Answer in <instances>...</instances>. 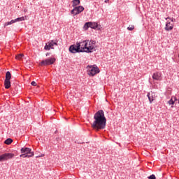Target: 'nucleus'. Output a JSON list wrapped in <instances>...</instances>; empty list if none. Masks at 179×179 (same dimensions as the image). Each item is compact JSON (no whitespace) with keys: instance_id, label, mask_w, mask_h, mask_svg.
<instances>
[{"instance_id":"14","label":"nucleus","mask_w":179,"mask_h":179,"mask_svg":"<svg viewBox=\"0 0 179 179\" xmlns=\"http://www.w3.org/2000/svg\"><path fill=\"white\" fill-rule=\"evenodd\" d=\"M174 27V25L171 23H170V22H167L166 23V26H165V30L166 31H170V30H173Z\"/></svg>"},{"instance_id":"2","label":"nucleus","mask_w":179,"mask_h":179,"mask_svg":"<svg viewBox=\"0 0 179 179\" xmlns=\"http://www.w3.org/2000/svg\"><path fill=\"white\" fill-rule=\"evenodd\" d=\"M100 73V69L97 66L94 65V66H90L88 65L87 66V73L89 75V76H94L97 75V73Z\"/></svg>"},{"instance_id":"4","label":"nucleus","mask_w":179,"mask_h":179,"mask_svg":"<svg viewBox=\"0 0 179 179\" xmlns=\"http://www.w3.org/2000/svg\"><path fill=\"white\" fill-rule=\"evenodd\" d=\"M76 44L80 52H86V50L89 44V41H83L82 42L77 43Z\"/></svg>"},{"instance_id":"11","label":"nucleus","mask_w":179,"mask_h":179,"mask_svg":"<svg viewBox=\"0 0 179 179\" xmlns=\"http://www.w3.org/2000/svg\"><path fill=\"white\" fill-rule=\"evenodd\" d=\"M69 51L72 54H76V52H81L79 48H78V45H71L69 48Z\"/></svg>"},{"instance_id":"26","label":"nucleus","mask_w":179,"mask_h":179,"mask_svg":"<svg viewBox=\"0 0 179 179\" xmlns=\"http://www.w3.org/2000/svg\"><path fill=\"white\" fill-rule=\"evenodd\" d=\"M31 85L32 86H37V83H36L35 81H32V82L31 83Z\"/></svg>"},{"instance_id":"16","label":"nucleus","mask_w":179,"mask_h":179,"mask_svg":"<svg viewBox=\"0 0 179 179\" xmlns=\"http://www.w3.org/2000/svg\"><path fill=\"white\" fill-rule=\"evenodd\" d=\"M4 86L5 89H9V87H10V80H5Z\"/></svg>"},{"instance_id":"5","label":"nucleus","mask_w":179,"mask_h":179,"mask_svg":"<svg viewBox=\"0 0 179 179\" xmlns=\"http://www.w3.org/2000/svg\"><path fill=\"white\" fill-rule=\"evenodd\" d=\"M55 45H58V41L51 40L45 44L44 49L50 51V49L54 50V47H55Z\"/></svg>"},{"instance_id":"6","label":"nucleus","mask_w":179,"mask_h":179,"mask_svg":"<svg viewBox=\"0 0 179 179\" xmlns=\"http://www.w3.org/2000/svg\"><path fill=\"white\" fill-rule=\"evenodd\" d=\"M55 61H57V59L55 57H50L49 59H46L45 60H43L40 65L47 66V65H52L55 63Z\"/></svg>"},{"instance_id":"23","label":"nucleus","mask_w":179,"mask_h":179,"mask_svg":"<svg viewBox=\"0 0 179 179\" xmlns=\"http://www.w3.org/2000/svg\"><path fill=\"white\" fill-rule=\"evenodd\" d=\"M135 29V26L134 25H130L127 27V30H129V31H132V30H134Z\"/></svg>"},{"instance_id":"29","label":"nucleus","mask_w":179,"mask_h":179,"mask_svg":"<svg viewBox=\"0 0 179 179\" xmlns=\"http://www.w3.org/2000/svg\"><path fill=\"white\" fill-rule=\"evenodd\" d=\"M56 141L58 142V143H59L61 142V138L59 137H57Z\"/></svg>"},{"instance_id":"19","label":"nucleus","mask_w":179,"mask_h":179,"mask_svg":"<svg viewBox=\"0 0 179 179\" xmlns=\"http://www.w3.org/2000/svg\"><path fill=\"white\" fill-rule=\"evenodd\" d=\"M12 142H13V140H12V138H7L5 141L4 143L6 145H10V143H12Z\"/></svg>"},{"instance_id":"20","label":"nucleus","mask_w":179,"mask_h":179,"mask_svg":"<svg viewBox=\"0 0 179 179\" xmlns=\"http://www.w3.org/2000/svg\"><path fill=\"white\" fill-rule=\"evenodd\" d=\"M13 23H16V21L15 20H12L10 22H7L4 24V26H9L10 24H13Z\"/></svg>"},{"instance_id":"7","label":"nucleus","mask_w":179,"mask_h":179,"mask_svg":"<svg viewBox=\"0 0 179 179\" xmlns=\"http://www.w3.org/2000/svg\"><path fill=\"white\" fill-rule=\"evenodd\" d=\"M83 10H85V8L82 6H79L77 7H74L73 9L71 10V15L76 16V15H79V13H82Z\"/></svg>"},{"instance_id":"15","label":"nucleus","mask_w":179,"mask_h":179,"mask_svg":"<svg viewBox=\"0 0 179 179\" xmlns=\"http://www.w3.org/2000/svg\"><path fill=\"white\" fill-rule=\"evenodd\" d=\"M20 156V157H23V159H26V157H33V156H34V152H31V154H22Z\"/></svg>"},{"instance_id":"30","label":"nucleus","mask_w":179,"mask_h":179,"mask_svg":"<svg viewBox=\"0 0 179 179\" xmlns=\"http://www.w3.org/2000/svg\"><path fill=\"white\" fill-rule=\"evenodd\" d=\"M105 3H108V2H110V0H105Z\"/></svg>"},{"instance_id":"32","label":"nucleus","mask_w":179,"mask_h":179,"mask_svg":"<svg viewBox=\"0 0 179 179\" xmlns=\"http://www.w3.org/2000/svg\"><path fill=\"white\" fill-rule=\"evenodd\" d=\"M178 104H179V99H178Z\"/></svg>"},{"instance_id":"22","label":"nucleus","mask_w":179,"mask_h":179,"mask_svg":"<svg viewBox=\"0 0 179 179\" xmlns=\"http://www.w3.org/2000/svg\"><path fill=\"white\" fill-rule=\"evenodd\" d=\"M23 57H24V55L23 54H20V55H17L15 58L16 59H22V58H23Z\"/></svg>"},{"instance_id":"12","label":"nucleus","mask_w":179,"mask_h":179,"mask_svg":"<svg viewBox=\"0 0 179 179\" xmlns=\"http://www.w3.org/2000/svg\"><path fill=\"white\" fill-rule=\"evenodd\" d=\"M152 79L154 80H158V81L162 80V73L159 72V71H157V72L154 73L152 74Z\"/></svg>"},{"instance_id":"1","label":"nucleus","mask_w":179,"mask_h":179,"mask_svg":"<svg viewBox=\"0 0 179 179\" xmlns=\"http://www.w3.org/2000/svg\"><path fill=\"white\" fill-rule=\"evenodd\" d=\"M94 121L91 124L93 129H104L106 128V124L107 123V119L104 116V111L103 110H98L94 115Z\"/></svg>"},{"instance_id":"27","label":"nucleus","mask_w":179,"mask_h":179,"mask_svg":"<svg viewBox=\"0 0 179 179\" xmlns=\"http://www.w3.org/2000/svg\"><path fill=\"white\" fill-rule=\"evenodd\" d=\"M165 19H166V20H167V19H169V20H171V21H172V22H174V20H176L175 19L171 18V17H166V18H165Z\"/></svg>"},{"instance_id":"31","label":"nucleus","mask_w":179,"mask_h":179,"mask_svg":"<svg viewBox=\"0 0 179 179\" xmlns=\"http://www.w3.org/2000/svg\"><path fill=\"white\" fill-rule=\"evenodd\" d=\"M48 55H50V52H47V53L45 54V56H46V57H48Z\"/></svg>"},{"instance_id":"13","label":"nucleus","mask_w":179,"mask_h":179,"mask_svg":"<svg viewBox=\"0 0 179 179\" xmlns=\"http://www.w3.org/2000/svg\"><path fill=\"white\" fill-rule=\"evenodd\" d=\"M21 153L27 154V155H31V153H34L31 152V149L29 148H21Z\"/></svg>"},{"instance_id":"24","label":"nucleus","mask_w":179,"mask_h":179,"mask_svg":"<svg viewBox=\"0 0 179 179\" xmlns=\"http://www.w3.org/2000/svg\"><path fill=\"white\" fill-rule=\"evenodd\" d=\"M168 103L169 104V106H173L174 104V101L173 99V98H171L169 101Z\"/></svg>"},{"instance_id":"21","label":"nucleus","mask_w":179,"mask_h":179,"mask_svg":"<svg viewBox=\"0 0 179 179\" xmlns=\"http://www.w3.org/2000/svg\"><path fill=\"white\" fill-rule=\"evenodd\" d=\"M15 23H16L17 22H23L24 20H26V19L24 17H21L15 19Z\"/></svg>"},{"instance_id":"9","label":"nucleus","mask_w":179,"mask_h":179,"mask_svg":"<svg viewBox=\"0 0 179 179\" xmlns=\"http://www.w3.org/2000/svg\"><path fill=\"white\" fill-rule=\"evenodd\" d=\"M88 45L87 46V50L85 52H93V50H94V45H96L95 41H88Z\"/></svg>"},{"instance_id":"28","label":"nucleus","mask_w":179,"mask_h":179,"mask_svg":"<svg viewBox=\"0 0 179 179\" xmlns=\"http://www.w3.org/2000/svg\"><path fill=\"white\" fill-rule=\"evenodd\" d=\"M171 99H172V100H173L174 103H176V101H177V97L176 96H172Z\"/></svg>"},{"instance_id":"18","label":"nucleus","mask_w":179,"mask_h":179,"mask_svg":"<svg viewBox=\"0 0 179 179\" xmlns=\"http://www.w3.org/2000/svg\"><path fill=\"white\" fill-rule=\"evenodd\" d=\"M11 78H12V74H10V71H7L6 73L5 80H10Z\"/></svg>"},{"instance_id":"3","label":"nucleus","mask_w":179,"mask_h":179,"mask_svg":"<svg viewBox=\"0 0 179 179\" xmlns=\"http://www.w3.org/2000/svg\"><path fill=\"white\" fill-rule=\"evenodd\" d=\"M89 27H90L91 29H94V30H100V29H101V25L99 24L97 22H86L84 24V29H85V30H87L89 29Z\"/></svg>"},{"instance_id":"10","label":"nucleus","mask_w":179,"mask_h":179,"mask_svg":"<svg viewBox=\"0 0 179 179\" xmlns=\"http://www.w3.org/2000/svg\"><path fill=\"white\" fill-rule=\"evenodd\" d=\"M147 97L150 101V104H152L155 100H156V92H150L147 94Z\"/></svg>"},{"instance_id":"25","label":"nucleus","mask_w":179,"mask_h":179,"mask_svg":"<svg viewBox=\"0 0 179 179\" xmlns=\"http://www.w3.org/2000/svg\"><path fill=\"white\" fill-rule=\"evenodd\" d=\"M148 179H156V176L154 174L150 175V176L148 177Z\"/></svg>"},{"instance_id":"8","label":"nucleus","mask_w":179,"mask_h":179,"mask_svg":"<svg viewBox=\"0 0 179 179\" xmlns=\"http://www.w3.org/2000/svg\"><path fill=\"white\" fill-rule=\"evenodd\" d=\"M15 156L13 153H4L0 155V162H5L6 160H9V159H12Z\"/></svg>"},{"instance_id":"17","label":"nucleus","mask_w":179,"mask_h":179,"mask_svg":"<svg viewBox=\"0 0 179 179\" xmlns=\"http://www.w3.org/2000/svg\"><path fill=\"white\" fill-rule=\"evenodd\" d=\"M78 5H80V0H73V8H76Z\"/></svg>"}]
</instances>
